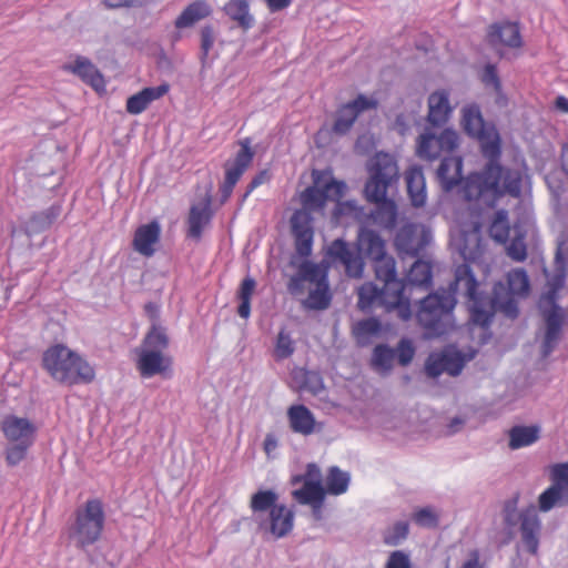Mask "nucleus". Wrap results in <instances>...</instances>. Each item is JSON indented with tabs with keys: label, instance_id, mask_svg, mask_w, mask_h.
Masks as SVG:
<instances>
[{
	"label": "nucleus",
	"instance_id": "f257e3e1",
	"mask_svg": "<svg viewBox=\"0 0 568 568\" xmlns=\"http://www.w3.org/2000/svg\"><path fill=\"white\" fill-rule=\"evenodd\" d=\"M463 125L468 135L478 139L488 163L481 172L471 173L463 181L462 196L486 206H494L504 195L519 197L521 173L498 163L501 153L499 133L495 126L485 123L477 105L463 109Z\"/></svg>",
	"mask_w": 568,
	"mask_h": 568
},
{
	"label": "nucleus",
	"instance_id": "f03ea898",
	"mask_svg": "<svg viewBox=\"0 0 568 568\" xmlns=\"http://www.w3.org/2000/svg\"><path fill=\"white\" fill-rule=\"evenodd\" d=\"M456 284H464L470 320L481 327H488L497 312L508 318H516L519 314L516 297H525L530 290L527 272L516 268L507 274V285L495 283L493 294L488 296L478 291V282L467 263L456 266Z\"/></svg>",
	"mask_w": 568,
	"mask_h": 568
},
{
	"label": "nucleus",
	"instance_id": "7ed1b4c3",
	"mask_svg": "<svg viewBox=\"0 0 568 568\" xmlns=\"http://www.w3.org/2000/svg\"><path fill=\"white\" fill-rule=\"evenodd\" d=\"M314 182L315 185L308 186L301 195L303 209L297 210L291 217L295 252L303 258L308 257L313 251L314 229L311 212L323 210L328 200H339L347 189L344 181H337L334 178L321 183L317 176Z\"/></svg>",
	"mask_w": 568,
	"mask_h": 568
},
{
	"label": "nucleus",
	"instance_id": "20e7f679",
	"mask_svg": "<svg viewBox=\"0 0 568 568\" xmlns=\"http://www.w3.org/2000/svg\"><path fill=\"white\" fill-rule=\"evenodd\" d=\"M459 291L465 294L464 284H456L455 271L454 281L447 288H438L420 300L416 318L428 338L443 336L454 328V308Z\"/></svg>",
	"mask_w": 568,
	"mask_h": 568
},
{
	"label": "nucleus",
	"instance_id": "39448f33",
	"mask_svg": "<svg viewBox=\"0 0 568 568\" xmlns=\"http://www.w3.org/2000/svg\"><path fill=\"white\" fill-rule=\"evenodd\" d=\"M42 365L54 381L69 386L89 384L95 377L88 361L62 344L53 345L43 353Z\"/></svg>",
	"mask_w": 568,
	"mask_h": 568
},
{
	"label": "nucleus",
	"instance_id": "423d86ee",
	"mask_svg": "<svg viewBox=\"0 0 568 568\" xmlns=\"http://www.w3.org/2000/svg\"><path fill=\"white\" fill-rule=\"evenodd\" d=\"M104 523L102 501L97 498L89 499L75 510L74 521L69 528V538L77 548L85 549L100 539Z\"/></svg>",
	"mask_w": 568,
	"mask_h": 568
},
{
	"label": "nucleus",
	"instance_id": "0eeeda50",
	"mask_svg": "<svg viewBox=\"0 0 568 568\" xmlns=\"http://www.w3.org/2000/svg\"><path fill=\"white\" fill-rule=\"evenodd\" d=\"M168 345L169 338L165 329L153 325L136 351V367L141 377L151 378L155 375H163L170 369L171 359L163 354Z\"/></svg>",
	"mask_w": 568,
	"mask_h": 568
},
{
	"label": "nucleus",
	"instance_id": "6e6552de",
	"mask_svg": "<svg viewBox=\"0 0 568 568\" xmlns=\"http://www.w3.org/2000/svg\"><path fill=\"white\" fill-rule=\"evenodd\" d=\"M501 516L504 526L510 536L520 521L523 544L528 552L536 555L539 547L541 521L535 508H527L519 513L517 498H510L504 503Z\"/></svg>",
	"mask_w": 568,
	"mask_h": 568
},
{
	"label": "nucleus",
	"instance_id": "1a4fd4ad",
	"mask_svg": "<svg viewBox=\"0 0 568 568\" xmlns=\"http://www.w3.org/2000/svg\"><path fill=\"white\" fill-rule=\"evenodd\" d=\"M369 178L364 193L368 202L385 200L387 190L398 181V166L395 159L387 153H377L368 164Z\"/></svg>",
	"mask_w": 568,
	"mask_h": 568
},
{
	"label": "nucleus",
	"instance_id": "9d476101",
	"mask_svg": "<svg viewBox=\"0 0 568 568\" xmlns=\"http://www.w3.org/2000/svg\"><path fill=\"white\" fill-rule=\"evenodd\" d=\"M567 277V254L564 252V243L560 242L557 246L554 274L548 280V291L541 296L539 302V310L545 322H548L549 316L556 315L561 324L565 323V313L558 304V292L564 287Z\"/></svg>",
	"mask_w": 568,
	"mask_h": 568
},
{
	"label": "nucleus",
	"instance_id": "9b49d317",
	"mask_svg": "<svg viewBox=\"0 0 568 568\" xmlns=\"http://www.w3.org/2000/svg\"><path fill=\"white\" fill-rule=\"evenodd\" d=\"M395 293L387 290L386 286L378 287L373 283H366L358 291L357 305L362 311H367L376 305H383L387 310L398 308L400 317L408 320L410 317V303L404 298L402 303H390Z\"/></svg>",
	"mask_w": 568,
	"mask_h": 568
},
{
	"label": "nucleus",
	"instance_id": "f8f14e48",
	"mask_svg": "<svg viewBox=\"0 0 568 568\" xmlns=\"http://www.w3.org/2000/svg\"><path fill=\"white\" fill-rule=\"evenodd\" d=\"M459 136L455 130L445 129L439 135L432 132L423 133L417 141V155L433 161L452 153L458 146Z\"/></svg>",
	"mask_w": 568,
	"mask_h": 568
},
{
	"label": "nucleus",
	"instance_id": "ddd939ff",
	"mask_svg": "<svg viewBox=\"0 0 568 568\" xmlns=\"http://www.w3.org/2000/svg\"><path fill=\"white\" fill-rule=\"evenodd\" d=\"M325 257L333 265H341L349 277L358 278L363 275V257L343 239L334 240L325 252Z\"/></svg>",
	"mask_w": 568,
	"mask_h": 568
},
{
	"label": "nucleus",
	"instance_id": "4468645a",
	"mask_svg": "<svg viewBox=\"0 0 568 568\" xmlns=\"http://www.w3.org/2000/svg\"><path fill=\"white\" fill-rule=\"evenodd\" d=\"M432 234L424 226L408 223L403 225L395 236V246L399 254L417 257L429 244Z\"/></svg>",
	"mask_w": 568,
	"mask_h": 568
},
{
	"label": "nucleus",
	"instance_id": "2eb2a0df",
	"mask_svg": "<svg viewBox=\"0 0 568 568\" xmlns=\"http://www.w3.org/2000/svg\"><path fill=\"white\" fill-rule=\"evenodd\" d=\"M465 364L466 359L459 351L446 349L442 353H432L428 356L425 364V372L433 378L440 376L443 373H447L450 376H458Z\"/></svg>",
	"mask_w": 568,
	"mask_h": 568
},
{
	"label": "nucleus",
	"instance_id": "dca6fc26",
	"mask_svg": "<svg viewBox=\"0 0 568 568\" xmlns=\"http://www.w3.org/2000/svg\"><path fill=\"white\" fill-rule=\"evenodd\" d=\"M376 108L377 101L375 99L367 98L364 94H358L356 99L343 104L337 110L333 131L337 134H346L352 129L361 113Z\"/></svg>",
	"mask_w": 568,
	"mask_h": 568
},
{
	"label": "nucleus",
	"instance_id": "f3484780",
	"mask_svg": "<svg viewBox=\"0 0 568 568\" xmlns=\"http://www.w3.org/2000/svg\"><path fill=\"white\" fill-rule=\"evenodd\" d=\"M372 261L377 280L383 282V285L386 286L387 290L395 293L390 303L404 302V298H407L405 296L406 286L405 283L397 277L394 257L385 253L381 257H376Z\"/></svg>",
	"mask_w": 568,
	"mask_h": 568
},
{
	"label": "nucleus",
	"instance_id": "a211bd4d",
	"mask_svg": "<svg viewBox=\"0 0 568 568\" xmlns=\"http://www.w3.org/2000/svg\"><path fill=\"white\" fill-rule=\"evenodd\" d=\"M258 529L271 535L274 539L286 537L294 527V511L281 504L271 509L264 518L257 523Z\"/></svg>",
	"mask_w": 568,
	"mask_h": 568
},
{
	"label": "nucleus",
	"instance_id": "6ab92c4d",
	"mask_svg": "<svg viewBox=\"0 0 568 568\" xmlns=\"http://www.w3.org/2000/svg\"><path fill=\"white\" fill-rule=\"evenodd\" d=\"M489 44L495 48L500 57H504L499 47L518 49L523 44L519 26L516 22L494 23L487 32Z\"/></svg>",
	"mask_w": 568,
	"mask_h": 568
},
{
	"label": "nucleus",
	"instance_id": "aec40b11",
	"mask_svg": "<svg viewBox=\"0 0 568 568\" xmlns=\"http://www.w3.org/2000/svg\"><path fill=\"white\" fill-rule=\"evenodd\" d=\"M1 430L10 443L33 445L37 427L28 418L8 415L1 423Z\"/></svg>",
	"mask_w": 568,
	"mask_h": 568
},
{
	"label": "nucleus",
	"instance_id": "412c9836",
	"mask_svg": "<svg viewBox=\"0 0 568 568\" xmlns=\"http://www.w3.org/2000/svg\"><path fill=\"white\" fill-rule=\"evenodd\" d=\"M287 420L293 433L310 436L321 430L314 414L303 404H295L287 408Z\"/></svg>",
	"mask_w": 568,
	"mask_h": 568
},
{
	"label": "nucleus",
	"instance_id": "4be33fe9",
	"mask_svg": "<svg viewBox=\"0 0 568 568\" xmlns=\"http://www.w3.org/2000/svg\"><path fill=\"white\" fill-rule=\"evenodd\" d=\"M213 216L211 197L205 196L200 203L190 207L187 216V236L199 241L204 229L210 224Z\"/></svg>",
	"mask_w": 568,
	"mask_h": 568
},
{
	"label": "nucleus",
	"instance_id": "5701e85b",
	"mask_svg": "<svg viewBox=\"0 0 568 568\" xmlns=\"http://www.w3.org/2000/svg\"><path fill=\"white\" fill-rule=\"evenodd\" d=\"M160 235L161 227L156 221L139 226L133 237L134 251L146 257L152 256L155 252L154 244L159 242Z\"/></svg>",
	"mask_w": 568,
	"mask_h": 568
},
{
	"label": "nucleus",
	"instance_id": "b1692460",
	"mask_svg": "<svg viewBox=\"0 0 568 568\" xmlns=\"http://www.w3.org/2000/svg\"><path fill=\"white\" fill-rule=\"evenodd\" d=\"M452 111L449 93L446 90H437L429 94L427 121L433 126L445 125Z\"/></svg>",
	"mask_w": 568,
	"mask_h": 568
},
{
	"label": "nucleus",
	"instance_id": "393cba45",
	"mask_svg": "<svg viewBox=\"0 0 568 568\" xmlns=\"http://www.w3.org/2000/svg\"><path fill=\"white\" fill-rule=\"evenodd\" d=\"M169 90L170 85L168 83L142 89L138 93L128 98L126 112L133 115L142 113L153 101L165 95Z\"/></svg>",
	"mask_w": 568,
	"mask_h": 568
},
{
	"label": "nucleus",
	"instance_id": "a878e982",
	"mask_svg": "<svg viewBox=\"0 0 568 568\" xmlns=\"http://www.w3.org/2000/svg\"><path fill=\"white\" fill-rule=\"evenodd\" d=\"M462 158L443 155L436 174L444 191L449 192L462 182Z\"/></svg>",
	"mask_w": 568,
	"mask_h": 568
},
{
	"label": "nucleus",
	"instance_id": "bb28decb",
	"mask_svg": "<svg viewBox=\"0 0 568 568\" xmlns=\"http://www.w3.org/2000/svg\"><path fill=\"white\" fill-rule=\"evenodd\" d=\"M357 253L371 261L381 257L386 253L385 241L381 235L371 229L359 227L357 234Z\"/></svg>",
	"mask_w": 568,
	"mask_h": 568
},
{
	"label": "nucleus",
	"instance_id": "cd10ccee",
	"mask_svg": "<svg viewBox=\"0 0 568 568\" xmlns=\"http://www.w3.org/2000/svg\"><path fill=\"white\" fill-rule=\"evenodd\" d=\"M213 13L212 6L205 0H194L189 3L174 21L176 29H186Z\"/></svg>",
	"mask_w": 568,
	"mask_h": 568
},
{
	"label": "nucleus",
	"instance_id": "c85d7f7f",
	"mask_svg": "<svg viewBox=\"0 0 568 568\" xmlns=\"http://www.w3.org/2000/svg\"><path fill=\"white\" fill-rule=\"evenodd\" d=\"M485 245L481 240L479 226L470 232H463L458 243V251L465 262H476L484 253Z\"/></svg>",
	"mask_w": 568,
	"mask_h": 568
},
{
	"label": "nucleus",
	"instance_id": "c756f323",
	"mask_svg": "<svg viewBox=\"0 0 568 568\" xmlns=\"http://www.w3.org/2000/svg\"><path fill=\"white\" fill-rule=\"evenodd\" d=\"M241 149L237 151L234 162L225 165V179L230 183L236 184L254 159V152L251 149L248 139L241 141Z\"/></svg>",
	"mask_w": 568,
	"mask_h": 568
},
{
	"label": "nucleus",
	"instance_id": "7c9ffc66",
	"mask_svg": "<svg viewBox=\"0 0 568 568\" xmlns=\"http://www.w3.org/2000/svg\"><path fill=\"white\" fill-rule=\"evenodd\" d=\"M61 214V205L53 204L44 211L33 213L24 223L23 230L28 236L39 234L49 229Z\"/></svg>",
	"mask_w": 568,
	"mask_h": 568
},
{
	"label": "nucleus",
	"instance_id": "2f4dec72",
	"mask_svg": "<svg viewBox=\"0 0 568 568\" xmlns=\"http://www.w3.org/2000/svg\"><path fill=\"white\" fill-rule=\"evenodd\" d=\"M407 192L410 197L412 204L420 207L426 203V182L422 168L413 166L407 170L405 175Z\"/></svg>",
	"mask_w": 568,
	"mask_h": 568
},
{
	"label": "nucleus",
	"instance_id": "473e14b6",
	"mask_svg": "<svg viewBox=\"0 0 568 568\" xmlns=\"http://www.w3.org/2000/svg\"><path fill=\"white\" fill-rule=\"evenodd\" d=\"M293 497L300 504L311 505L315 514H320L325 497L321 481H304L300 489L293 491Z\"/></svg>",
	"mask_w": 568,
	"mask_h": 568
},
{
	"label": "nucleus",
	"instance_id": "72a5a7b5",
	"mask_svg": "<svg viewBox=\"0 0 568 568\" xmlns=\"http://www.w3.org/2000/svg\"><path fill=\"white\" fill-rule=\"evenodd\" d=\"M301 281H307L315 285L328 283L327 278V266L323 264H316L311 261H304L298 266V275L292 277L290 287L293 290L300 285Z\"/></svg>",
	"mask_w": 568,
	"mask_h": 568
},
{
	"label": "nucleus",
	"instance_id": "f704fd0d",
	"mask_svg": "<svg viewBox=\"0 0 568 568\" xmlns=\"http://www.w3.org/2000/svg\"><path fill=\"white\" fill-rule=\"evenodd\" d=\"M278 495L273 489H260L251 496L250 508L253 514L255 523L260 518H264L271 509L277 507L280 504Z\"/></svg>",
	"mask_w": 568,
	"mask_h": 568
},
{
	"label": "nucleus",
	"instance_id": "c9c22d12",
	"mask_svg": "<svg viewBox=\"0 0 568 568\" xmlns=\"http://www.w3.org/2000/svg\"><path fill=\"white\" fill-rule=\"evenodd\" d=\"M540 437V427L538 425H516L508 430V447L511 450L531 446Z\"/></svg>",
	"mask_w": 568,
	"mask_h": 568
},
{
	"label": "nucleus",
	"instance_id": "e433bc0d",
	"mask_svg": "<svg viewBox=\"0 0 568 568\" xmlns=\"http://www.w3.org/2000/svg\"><path fill=\"white\" fill-rule=\"evenodd\" d=\"M224 13L244 31L254 26V17L250 12L247 0H230L223 7Z\"/></svg>",
	"mask_w": 568,
	"mask_h": 568
},
{
	"label": "nucleus",
	"instance_id": "4c0bfd02",
	"mask_svg": "<svg viewBox=\"0 0 568 568\" xmlns=\"http://www.w3.org/2000/svg\"><path fill=\"white\" fill-rule=\"evenodd\" d=\"M373 203L376 204L375 210L371 213L374 223L385 230L395 229L398 214L395 201L385 199Z\"/></svg>",
	"mask_w": 568,
	"mask_h": 568
},
{
	"label": "nucleus",
	"instance_id": "58836bf2",
	"mask_svg": "<svg viewBox=\"0 0 568 568\" xmlns=\"http://www.w3.org/2000/svg\"><path fill=\"white\" fill-rule=\"evenodd\" d=\"M65 69L79 75L84 82L97 90L104 85L103 77L87 58L79 57L73 64L65 65Z\"/></svg>",
	"mask_w": 568,
	"mask_h": 568
},
{
	"label": "nucleus",
	"instance_id": "ea45409f",
	"mask_svg": "<svg viewBox=\"0 0 568 568\" xmlns=\"http://www.w3.org/2000/svg\"><path fill=\"white\" fill-rule=\"evenodd\" d=\"M566 506H568V494L552 484L538 497V507L542 513H548L555 507Z\"/></svg>",
	"mask_w": 568,
	"mask_h": 568
},
{
	"label": "nucleus",
	"instance_id": "a19ab883",
	"mask_svg": "<svg viewBox=\"0 0 568 568\" xmlns=\"http://www.w3.org/2000/svg\"><path fill=\"white\" fill-rule=\"evenodd\" d=\"M395 359V349L386 344H378L374 347L372 353V366L382 375H387L393 368Z\"/></svg>",
	"mask_w": 568,
	"mask_h": 568
},
{
	"label": "nucleus",
	"instance_id": "79ce46f5",
	"mask_svg": "<svg viewBox=\"0 0 568 568\" xmlns=\"http://www.w3.org/2000/svg\"><path fill=\"white\" fill-rule=\"evenodd\" d=\"M432 266L429 263L416 260L407 274V287H428L432 284Z\"/></svg>",
	"mask_w": 568,
	"mask_h": 568
},
{
	"label": "nucleus",
	"instance_id": "37998d69",
	"mask_svg": "<svg viewBox=\"0 0 568 568\" xmlns=\"http://www.w3.org/2000/svg\"><path fill=\"white\" fill-rule=\"evenodd\" d=\"M546 323L545 337L541 344L542 357H548L555 349L561 334L562 325L556 315H550Z\"/></svg>",
	"mask_w": 568,
	"mask_h": 568
},
{
	"label": "nucleus",
	"instance_id": "c03bdc74",
	"mask_svg": "<svg viewBox=\"0 0 568 568\" xmlns=\"http://www.w3.org/2000/svg\"><path fill=\"white\" fill-rule=\"evenodd\" d=\"M349 474L333 466L328 470L326 478L325 493L334 496L342 495L347 491L349 485Z\"/></svg>",
	"mask_w": 568,
	"mask_h": 568
},
{
	"label": "nucleus",
	"instance_id": "a18cd8bd",
	"mask_svg": "<svg viewBox=\"0 0 568 568\" xmlns=\"http://www.w3.org/2000/svg\"><path fill=\"white\" fill-rule=\"evenodd\" d=\"M510 225L508 212L504 209L495 213L494 220L489 226L490 237L500 244H506L509 239Z\"/></svg>",
	"mask_w": 568,
	"mask_h": 568
},
{
	"label": "nucleus",
	"instance_id": "49530a36",
	"mask_svg": "<svg viewBox=\"0 0 568 568\" xmlns=\"http://www.w3.org/2000/svg\"><path fill=\"white\" fill-rule=\"evenodd\" d=\"M332 301L328 283L316 285L311 290L307 298L304 302L305 307L310 310L323 311L326 310Z\"/></svg>",
	"mask_w": 568,
	"mask_h": 568
},
{
	"label": "nucleus",
	"instance_id": "de8ad7c7",
	"mask_svg": "<svg viewBox=\"0 0 568 568\" xmlns=\"http://www.w3.org/2000/svg\"><path fill=\"white\" fill-rule=\"evenodd\" d=\"M256 282L252 277H245L237 291V298L240 304L237 306V314L240 317L247 320L251 315V298L255 290Z\"/></svg>",
	"mask_w": 568,
	"mask_h": 568
},
{
	"label": "nucleus",
	"instance_id": "09e8293b",
	"mask_svg": "<svg viewBox=\"0 0 568 568\" xmlns=\"http://www.w3.org/2000/svg\"><path fill=\"white\" fill-rule=\"evenodd\" d=\"M335 201L337 203L333 211V219L337 222H339L342 217H349L356 221H361L364 216H366L364 207L358 205L355 200Z\"/></svg>",
	"mask_w": 568,
	"mask_h": 568
},
{
	"label": "nucleus",
	"instance_id": "8fccbe9b",
	"mask_svg": "<svg viewBox=\"0 0 568 568\" xmlns=\"http://www.w3.org/2000/svg\"><path fill=\"white\" fill-rule=\"evenodd\" d=\"M409 534V525L405 520L394 523L383 531V542L395 547L400 545Z\"/></svg>",
	"mask_w": 568,
	"mask_h": 568
},
{
	"label": "nucleus",
	"instance_id": "3c124183",
	"mask_svg": "<svg viewBox=\"0 0 568 568\" xmlns=\"http://www.w3.org/2000/svg\"><path fill=\"white\" fill-rule=\"evenodd\" d=\"M379 331L381 323L374 317L357 322L353 328L354 336L359 344H365L371 336L378 334Z\"/></svg>",
	"mask_w": 568,
	"mask_h": 568
},
{
	"label": "nucleus",
	"instance_id": "603ef678",
	"mask_svg": "<svg viewBox=\"0 0 568 568\" xmlns=\"http://www.w3.org/2000/svg\"><path fill=\"white\" fill-rule=\"evenodd\" d=\"M480 81L486 88H491L497 94L501 93V81L497 67L494 63H486L480 72Z\"/></svg>",
	"mask_w": 568,
	"mask_h": 568
},
{
	"label": "nucleus",
	"instance_id": "864d4df0",
	"mask_svg": "<svg viewBox=\"0 0 568 568\" xmlns=\"http://www.w3.org/2000/svg\"><path fill=\"white\" fill-rule=\"evenodd\" d=\"M550 480L552 485L568 494V463L554 464L550 467Z\"/></svg>",
	"mask_w": 568,
	"mask_h": 568
},
{
	"label": "nucleus",
	"instance_id": "5fc2aeb1",
	"mask_svg": "<svg viewBox=\"0 0 568 568\" xmlns=\"http://www.w3.org/2000/svg\"><path fill=\"white\" fill-rule=\"evenodd\" d=\"M294 342L291 338L290 334L282 329L278 333L276 345H275V354L280 359H284L290 357L294 353Z\"/></svg>",
	"mask_w": 568,
	"mask_h": 568
},
{
	"label": "nucleus",
	"instance_id": "6e6d98bb",
	"mask_svg": "<svg viewBox=\"0 0 568 568\" xmlns=\"http://www.w3.org/2000/svg\"><path fill=\"white\" fill-rule=\"evenodd\" d=\"M395 349V358H397L399 365L407 366L414 358L415 347L410 339L402 338Z\"/></svg>",
	"mask_w": 568,
	"mask_h": 568
},
{
	"label": "nucleus",
	"instance_id": "4d7b16f0",
	"mask_svg": "<svg viewBox=\"0 0 568 568\" xmlns=\"http://www.w3.org/2000/svg\"><path fill=\"white\" fill-rule=\"evenodd\" d=\"M6 450V460L9 466L19 465L27 456L29 448L32 445H27L24 443H11Z\"/></svg>",
	"mask_w": 568,
	"mask_h": 568
},
{
	"label": "nucleus",
	"instance_id": "13d9d810",
	"mask_svg": "<svg viewBox=\"0 0 568 568\" xmlns=\"http://www.w3.org/2000/svg\"><path fill=\"white\" fill-rule=\"evenodd\" d=\"M201 37V61L205 63L210 51L212 50L215 42V31L213 26L206 24L202 27L200 31Z\"/></svg>",
	"mask_w": 568,
	"mask_h": 568
},
{
	"label": "nucleus",
	"instance_id": "bf43d9fd",
	"mask_svg": "<svg viewBox=\"0 0 568 568\" xmlns=\"http://www.w3.org/2000/svg\"><path fill=\"white\" fill-rule=\"evenodd\" d=\"M413 520L420 527L433 528L438 524V516L433 508L424 507L414 513Z\"/></svg>",
	"mask_w": 568,
	"mask_h": 568
},
{
	"label": "nucleus",
	"instance_id": "052dcab7",
	"mask_svg": "<svg viewBox=\"0 0 568 568\" xmlns=\"http://www.w3.org/2000/svg\"><path fill=\"white\" fill-rule=\"evenodd\" d=\"M385 568H413L410 556L404 550H394L389 554Z\"/></svg>",
	"mask_w": 568,
	"mask_h": 568
},
{
	"label": "nucleus",
	"instance_id": "680f3d73",
	"mask_svg": "<svg viewBox=\"0 0 568 568\" xmlns=\"http://www.w3.org/2000/svg\"><path fill=\"white\" fill-rule=\"evenodd\" d=\"M507 254L516 262H523L527 256V247L523 236L515 237L507 247Z\"/></svg>",
	"mask_w": 568,
	"mask_h": 568
},
{
	"label": "nucleus",
	"instance_id": "e2e57ef3",
	"mask_svg": "<svg viewBox=\"0 0 568 568\" xmlns=\"http://www.w3.org/2000/svg\"><path fill=\"white\" fill-rule=\"evenodd\" d=\"M305 387L314 395H318L324 389L322 377L314 372H308L305 378Z\"/></svg>",
	"mask_w": 568,
	"mask_h": 568
},
{
	"label": "nucleus",
	"instance_id": "0e129e2a",
	"mask_svg": "<svg viewBox=\"0 0 568 568\" xmlns=\"http://www.w3.org/2000/svg\"><path fill=\"white\" fill-rule=\"evenodd\" d=\"M270 180V173L267 170L260 171L248 183L246 191L243 195L246 199L256 187L264 184Z\"/></svg>",
	"mask_w": 568,
	"mask_h": 568
},
{
	"label": "nucleus",
	"instance_id": "69168bd1",
	"mask_svg": "<svg viewBox=\"0 0 568 568\" xmlns=\"http://www.w3.org/2000/svg\"><path fill=\"white\" fill-rule=\"evenodd\" d=\"M460 568H485V565L480 561L479 551L477 549L471 550Z\"/></svg>",
	"mask_w": 568,
	"mask_h": 568
},
{
	"label": "nucleus",
	"instance_id": "338daca9",
	"mask_svg": "<svg viewBox=\"0 0 568 568\" xmlns=\"http://www.w3.org/2000/svg\"><path fill=\"white\" fill-rule=\"evenodd\" d=\"M278 447V440L275 434L268 433L266 434L263 443V448L265 454L271 457L272 454L277 449Z\"/></svg>",
	"mask_w": 568,
	"mask_h": 568
},
{
	"label": "nucleus",
	"instance_id": "774afa93",
	"mask_svg": "<svg viewBox=\"0 0 568 568\" xmlns=\"http://www.w3.org/2000/svg\"><path fill=\"white\" fill-rule=\"evenodd\" d=\"M465 424V419L459 417V416H455L453 417L449 423L447 424V434L448 435H454L456 433H458L463 425Z\"/></svg>",
	"mask_w": 568,
	"mask_h": 568
}]
</instances>
